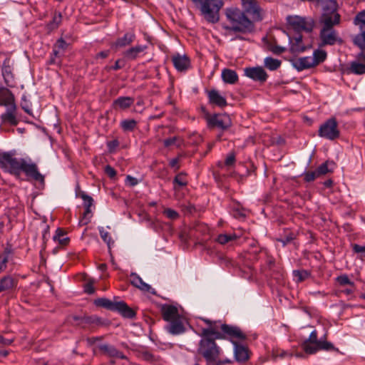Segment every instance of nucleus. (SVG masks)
I'll return each mask as SVG.
<instances>
[{
	"mask_svg": "<svg viewBox=\"0 0 365 365\" xmlns=\"http://www.w3.org/2000/svg\"><path fill=\"white\" fill-rule=\"evenodd\" d=\"M108 151L110 153H113L115 152L117 148L119 146V141L117 139L107 141L106 143Z\"/></svg>",
	"mask_w": 365,
	"mask_h": 365,
	"instance_id": "09e8293b",
	"label": "nucleus"
},
{
	"mask_svg": "<svg viewBox=\"0 0 365 365\" xmlns=\"http://www.w3.org/2000/svg\"><path fill=\"white\" fill-rule=\"evenodd\" d=\"M147 48L146 46L139 45L130 48L124 52V56L128 60H135L140 53Z\"/></svg>",
	"mask_w": 365,
	"mask_h": 365,
	"instance_id": "7c9ffc66",
	"label": "nucleus"
},
{
	"mask_svg": "<svg viewBox=\"0 0 365 365\" xmlns=\"http://www.w3.org/2000/svg\"><path fill=\"white\" fill-rule=\"evenodd\" d=\"M62 21V16L61 13L56 14L51 21H50L48 24V27L49 29H55L58 28Z\"/></svg>",
	"mask_w": 365,
	"mask_h": 365,
	"instance_id": "79ce46f5",
	"label": "nucleus"
},
{
	"mask_svg": "<svg viewBox=\"0 0 365 365\" xmlns=\"http://www.w3.org/2000/svg\"><path fill=\"white\" fill-rule=\"evenodd\" d=\"M235 359L240 363L247 361L250 358L249 349L239 342L233 344Z\"/></svg>",
	"mask_w": 365,
	"mask_h": 365,
	"instance_id": "4be33fe9",
	"label": "nucleus"
},
{
	"mask_svg": "<svg viewBox=\"0 0 365 365\" xmlns=\"http://www.w3.org/2000/svg\"><path fill=\"white\" fill-rule=\"evenodd\" d=\"M105 173L110 178H113L116 175V171L110 165H106Z\"/></svg>",
	"mask_w": 365,
	"mask_h": 365,
	"instance_id": "e2e57ef3",
	"label": "nucleus"
},
{
	"mask_svg": "<svg viewBox=\"0 0 365 365\" xmlns=\"http://www.w3.org/2000/svg\"><path fill=\"white\" fill-rule=\"evenodd\" d=\"M293 276L297 278L298 282H301L311 276L310 272L305 269L294 270Z\"/></svg>",
	"mask_w": 365,
	"mask_h": 365,
	"instance_id": "58836bf2",
	"label": "nucleus"
},
{
	"mask_svg": "<svg viewBox=\"0 0 365 365\" xmlns=\"http://www.w3.org/2000/svg\"><path fill=\"white\" fill-rule=\"evenodd\" d=\"M222 81L229 84H235L238 81V75L234 70L225 68L222 71Z\"/></svg>",
	"mask_w": 365,
	"mask_h": 365,
	"instance_id": "c756f323",
	"label": "nucleus"
},
{
	"mask_svg": "<svg viewBox=\"0 0 365 365\" xmlns=\"http://www.w3.org/2000/svg\"><path fill=\"white\" fill-rule=\"evenodd\" d=\"M163 214L170 220H175L179 217L178 212L171 208L165 209Z\"/></svg>",
	"mask_w": 365,
	"mask_h": 365,
	"instance_id": "3c124183",
	"label": "nucleus"
},
{
	"mask_svg": "<svg viewBox=\"0 0 365 365\" xmlns=\"http://www.w3.org/2000/svg\"><path fill=\"white\" fill-rule=\"evenodd\" d=\"M318 135L329 140L337 139L340 135V131L336 118H330L324 121L319 126Z\"/></svg>",
	"mask_w": 365,
	"mask_h": 365,
	"instance_id": "6e6552de",
	"label": "nucleus"
},
{
	"mask_svg": "<svg viewBox=\"0 0 365 365\" xmlns=\"http://www.w3.org/2000/svg\"><path fill=\"white\" fill-rule=\"evenodd\" d=\"M130 283L133 286L144 292H150L151 286L143 282L142 278L136 273L130 274Z\"/></svg>",
	"mask_w": 365,
	"mask_h": 365,
	"instance_id": "cd10ccee",
	"label": "nucleus"
},
{
	"mask_svg": "<svg viewBox=\"0 0 365 365\" xmlns=\"http://www.w3.org/2000/svg\"><path fill=\"white\" fill-rule=\"evenodd\" d=\"M235 162V153H229L225 159V165L232 166L234 165Z\"/></svg>",
	"mask_w": 365,
	"mask_h": 365,
	"instance_id": "bf43d9fd",
	"label": "nucleus"
},
{
	"mask_svg": "<svg viewBox=\"0 0 365 365\" xmlns=\"http://www.w3.org/2000/svg\"><path fill=\"white\" fill-rule=\"evenodd\" d=\"M81 197L82 198L83 201V206L85 208H91V206L93 205V198L85 193L84 192H82L80 195Z\"/></svg>",
	"mask_w": 365,
	"mask_h": 365,
	"instance_id": "a18cd8bd",
	"label": "nucleus"
},
{
	"mask_svg": "<svg viewBox=\"0 0 365 365\" xmlns=\"http://www.w3.org/2000/svg\"><path fill=\"white\" fill-rule=\"evenodd\" d=\"M336 281L340 285H354V282L349 279V277L346 274H341L337 277Z\"/></svg>",
	"mask_w": 365,
	"mask_h": 365,
	"instance_id": "8fccbe9b",
	"label": "nucleus"
},
{
	"mask_svg": "<svg viewBox=\"0 0 365 365\" xmlns=\"http://www.w3.org/2000/svg\"><path fill=\"white\" fill-rule=\"evenodd\" d=\"M199 319L210 326L215 339H227L232 344L247 339L246 334L237 326L224 324L221 321H212L205 317H199Z\"/></svg>",
	"mask_w": 365,
	"mask_h": 365,
	"instance_id": "7ed1b4c3",
	"label": "nucleus"
},
{
	"mask_svg": "<svg viewBox=\"0 0 365 365\" xmlns=\"http://www.w3.org/2000/svg\"><path fill=\"white\" fill-rule=\"evenodd\" d=\"M327 52L322 49H316L314 51L312 59L314 61V65L316 66L317 65L324 62L327 58Z\"/></svg>",
	"mask_w": 365,
	"mask_h": 365,
	"instance_id": "f704fd0d",
	"label": "nucleus"
},
{
	"mask_svg": "<svg viewBox=\"0 0 365 365\" xmlns=\"http://www.w3.org/2000/svg\"><path fill=\"white\" fill-rule=\"evenodd\" d=\"M329 162L326 161L321 164L317 169L316 172L318 176L326 175L327 173L331 172V170L328 168Z\"/></svg>",
	"mask_w": 365,
	"mask_h": 365,
	"instance_id": "c03bdc74",
	"label": "nucleus"
},
{
	"mask_svg": "<svg viewBox=\"0 0 365 365\" xmlns=\"http://www.w3.org/2000/svg\"><path fill=\"white\" fill-rule=\"evenodd\" d=\"M98 347L108 357L128 360V357L122 351L112 344L104 343L99 344Z\"/></svg>",
	"mask_w": 365,
	"mask_h": 365,
	"instance_id": "4468645a",
	"label": "nucleus"
},
{
	"mask_svg": "<svg viewBox=\"0 0 365 365\" xmlns=\"http://www.w3.org/2000/svg\"><path fill=\"white\" fill-rule=\"evenodd\" d=\"M320 39L324 45H334L336 42L342 43V40L338 36L334 29H322L319 34Z\"/></svg>",
	"mask_w": 365,
	"mask_h": 365,
	"instance_id": "ddd939ff",
	"label": "nucleus"
},
{
	"mask_svg": "<svg viewBox=\"0 0 365 365\" xmlns=\"http://www.w3.org/2000/svg\"><path fill=\"white\" fill-rule=\"evenodd\" d=\"M245 12L248 14L253 21H260L263 17L262 9L257 0H242Z\"/></svg>",
	"mask_w": 365,
	"mask_h": 365,
	"instance_id": "9b49d317",
	"label": "nucleus"
},
{
	"mask_svg": "<svg viewBox=\"0 0 365 365\" xmlns=\"http://www.w3.org/2000/svg\"><path fill=\"white\" fill-rule=\"evenodd\" d=\"M125 185L130 187H134L139 183V180L131 175H127L125 180Z\"/></svg>",
	"mask_w": 365,
	"mask_h": 365,
	"instance_id": "6e6d98bb",
	"label": "nucleus"
},
{
	"mask_svg": "<svg viewBox=\"0 0 365 365\" xmlns=\"http://www.w3.org/2000/svg\"><path fill=\"white\" fill-rule=\"evenodd\" d=\"M16 106L14 101L12 103L8 105L6 112L1 115V123L16 125L19 120L16 118Z\"/></svg>",
	"mask_w": 365,
	"mask_h": 365,
	"instance_id": "dca6fc26",
	"label": "nucleus"
},
{
	"mask_svg": "<svg viewBox=\"0 0 365 365\" xmlns=\"http://www.w3.org/2000/svg\"><path fill=\"white\" fill-rule=\"evenodd\" d=\"M68 46V44L65 40H63V38H59L57 41L54 48H57L56 50H58L59 51L60 50L65 51L67 48Z\"/></svg>",
	"mask_w": 365,
	"mask_h": 365,
	"instance_id": "4d7b16f0",
	"label": "nucleus"
},
{
	"mask_svg": "<svg viewBox=\"0 0 365 365\" xmlns=\"http://www.w3.org/2000/svg\"><path fill=\"white\" fill-rule=\"evenodd\" d=\"M179 158H175L170 160L169 165L172 168H174L175 170H178L179 169L178 165Z\"/></svg>",
	"mask_w": 365,
	"mask_h": 365,
	"instance_id": "338daca9",
	"label": "nucleus"
},
{
	"mask_svg": "<svg viewBox=\"0 0 365 365\" xmlns=\"http://www.w3.org/2000/svg\"><path fill=\"white\" fill-rule=\"evenodd\" d=\"M244 73L250 79L261 83L265 82L268 78L267 72L261 66L245 68Z\"/></svg>",
	"mask_w": 365,
	"mask_h": 365,
	"instance_id": "f8f14e48",
	"label": "nucleus"
},
{
	"mask_svg": "<svg viewBox=\"0 0 365 365\" xmlns=\"http://www.w3.org/2000/svg\"><path fill=\"white\" fill-rule=\"evenodd\" d=\"M120 125L125 132H130L136 128L137 121L134 119H125L120 122Z\"/></svg>",
	"mask_w": 365,
	"mask_h": 365,
	"instance_id": "c9c22d12",
	"label": "nucleus"
},
{
	"mask_svg": "<svg viewBox=\"0 0 365 365\" xmlns=\"http://www.w3.org/2000/svg\"><path fill=\"white\" fill-rule=\"evenodd\" d=\"M232 363V361L230 359L225 358V359H220V356L217 358V361H215L212 364L214 365H224V364H230Z\"/></svg>",
	"mask_w": 365,
	"mask_h": 365,
	"instance_id": "680f3d73",
	"label": "nucleus"
},
{
	"mask_svg": "<svg viewBox=\"0 0 365 365\" xmlns=\"http://www.w3.org/2000/svg\"><path fill=\"white\" fill-rule=\"evenodd\" d=\"M187 181L185 179V175L183 173L178 174L173 179V185L174 189H176V185L180 187H183L187 185Z\"/></svg>",
	"mask_w": 365,
	"mask_h": 365,
	"instance_id": "a19ab883",
	"label": "nucleus"
},
{
	"mask_svg": "<svg viewBox=\"0 0 365 365\" xmlns=\"http://www.w3.org/2000/svg\"><path fill=\"white\" fill-rule=\"evenodd\" d=\"M316 349H317V352L319 350L330 351V350H334V346L333 344H331L329 341H327L325 340L323 341L322 339H319V344L316 346Z\"/></svg>",
	"mask_w": 365,
	"mask_h": 365,
	"instance_id": "ea45409f",
	"label": "nucleus"
},
{
	"mask_svg": "<svg viewBox=\"0 0 365 365\" xmlns=\"http://www.w3.org/2000/svg\"><path fill=\"white\" fill-rule=\"evenodd\" d=\"M232 215L234 216V217L239 219L244 218L245 217V210L238 207L232 209Z\"/></svg>",
	"mask_w": 365,
	"mask_h": 365,
	"instance_id": "13d9d810",
	"label": "nucleus"
},
{
	"mask_svg": "<svg viewBox=\"0 0 365 365\" xmlns=\"http://www.w3.org/2000/svg\"><path fill=\"white\" fill-rule=\"evenodd\" d=\"M195 5L200 6L202 14L210 23L219 21V11L223 6L221 0H191Z\"/></svg>",
	"mask_w": 365,
	"mask_h": 365,
	"instance_id": "39448f33",
	"label": "nucleus"
},
{
	"mask_svg": "<svg viewBox=\"0 0 365 365\" xmlns=\"http://www.w3.org/2000/svg\"><path fill=\"white\" fill-rule=\"evenodd\" d=\"M59 58V51L56 50V48H53V51L51 54V58L49 59V64H58L60 63V61H58Z\"/></svg>",
	"mask_w": 365,
	"mask_h": 365,
	"instance_id": "603ef678",
	"label": "nucleus"
},
{
	"mask_svg": "<svg viewBox=\"0 0 365 365\" xmlns=\"http://www.w3.org/2000/svg\"><path fill=\"white\" fill-rule=\"evenodd\" d=\"M172 62L175 68L180 72L187 71L190 66V61L186 55L175 53L172 56Z\"/></svg>",
	"mask_w": 365,
	"mask_h": 365,
	"instance_id": "a211bd4d",
	"label": "nucleus"
},
{
	"mask_svg": "<svg viewBox=\"0 0 365 365\" xmlns=\"http://www.w3.org/2000/svg\"><path fill=\"white\" fill-rule=\"evenodd\" d=\"M209 127H217L220 129L225 130L230 127L232 123L230 116L227 114H206L205 116Z\"/></svg>",
	"mask_w": 365,
	"mask_h": 365,
	"instance_id": "9d476101",
	"label": "nucleus"
},
{
	"mask_svg": "<svg viewBox=\"0 0 365 365\" xmlns=\"http://www.w3.org/2000/svg\"><path fill=\"white\" fill-rule=\"evenodd\" d=\"M226 16L230 23L225 27L228 32L251 33L254 31L255 24L244 11L237 8H229L226 10Z\"/></svg>",
	"mask_w": 365,
	"mask_h": 365,
	"instance_id": "20e7f679",
	"label": "nucleus"
},
{
	"mask_svg": "<svg viewBox=\"0 0 365 365\" xmlns=\"http://www.w3.org/2000/svg\"><path fill=\"white\" fill-rule=\"evenodd\" d=\"M341 16L336 11H332L330 14H324L322 17V29H333L334 26L340 23Z\"/></svg>",
	"mask_w": 365,
	"mask_h": 365,
	"instance_id": "5701e85b",
	"label": "nucleus"
},
{
	"mask_svg": "<svg viewBox=\"0 0 365 365\" xmlns=\"http://www.w3.org/2000/svg\"><path fill=\"white\" fill-rule=\"evenodd\" d=\"M95 304L108 310L118 312L125 318L133 319L135 316V312L123 301L112 302L107 298H98L95 300Z\"/></svg>",
	"mask_w": 365,
	"mask_h": 365,
	"instance_id": "423d86ee",
	"label": "nucleus"
},
{
	"mask_svg": "<svg viewBox=\"0 0 365 365\" xmlns=\"http://www.w3.org/2000/svg\"><path fill=\"white\" fill-rule=\"evenodd\" d=\"M302 175L304 176V180L307 182H312L314 181L317 178H318V175L316 172V170L314 171H308V172H304Z\"/></svg>",
	"mask_w": 365,
	"mask_h": 365,
	"instance_id": "de8ad7c7",
	"label": "nucleus"
},
{
	"mask_svg": "<svg viewBox=\"0 0 365 365\" xmlns=\"http://www.w3.org/2000/svg\"><path fill=\"white\" fill-rule=\"evenodd\" d=\"M352 249L355 253H365V246L354 244L352 245Z\"/></svg>",
	"mask_w": 365,
	"mask_h": 365,
	"instance_id": "69168bd1",
	"label": "nucleus"
},
{
	"mask_svg": "<svg viewBox=\"0 0 365 365\" xmlns=\"http://www.w3.org/2000/svg\"><path fill=\"white\" fill-rule=\"evenodd\" d=\"M161 312L163 319L168 322L182 317L179 313L178 307L171 304L163 305Z\"/></svg>",
	"mask_w": 365,
	"mask_h": 365,
	"instance_id": "6ab92c4d",
	"label": "nucleus"
},
{
	"mask_svg": "<svg viewBox=\"0 0 365 365\" xmlns=\"http://www.w3.org/2000/svg\"><path fill=\"white\" fill-rule=\"evenodd\" d=\"M92 217V211L91 208H85V211L83 214V218L81 220V222H83V224H88L91 218Z\"/></svg>",
	"mask_w": 365,
	"mask_h": 365,
	"instance_id": "5fc2aeb1",
	"label": "nucleus"
},
{
	"mask_svg": "<svg viewBox=\"0 0 365 365\" xmlns=\"http://www.w3.org/2000/svg\"><path fill=\"white\" fill-rule=\"evenodd\" d=\"M355 21L360 29H365V9L360 11L355 17Z\"/></svg>",
	"mask_w": 365,
	"mask_h": 365,
	"instance_id": "49530a36",
	"label": "nucleus"
},
{
	"mask_svg": "<svg viewBox=\"0 0 365 365\" xmlns=\"http://www.w3.org/2000/svg\"><path fill=\"white\" fill-rule=\"evenodd\" d=\"M134 103V98L130 96H120L113 102V108L115 110H125Z\"/></svg>",
	"mask_w": 365,
	"mask_h": 365,
	"instance_id": "a878e982",
	"label": "nucleus"
},
{
	"mask_svg": "<svg viewBox=\"0 0 365 365\" xmlns=\"http://www.w3.org/2000/svg\"><path fill=\"white\" fill-rule=\"evenodd\" d=\"M294 239L293 233H289L284 237L277 239V241L281 242L283 247H285L287 244L290 243Z\"/></svg>",
	"mask_w": 365,
	"mask_h": 365,
	"instance_id": "864d4df0",
	"label": "nucleus"
},
{
	"mask_svg": "<svg viewBox=\"0 0 365 365\" xmlns=\"http://www.w3.org/2000/svg\"><path fill=\"white\" fill-rule=\"evenodd\" d=\"M239 238H240V236L235 233H232V234L222 233V234H220L217 237L215 240L219 244L224 245L231 241L236 240Z\"/></svg>",
	"mask_w": 365,
	"mask_h": 365,
	"instance_id": "473e14b6",
	"label": "nucleus"
},
{
	"mask_svg": "<svg viewBox=\"0 0 365 365\" xmlns=\"http://www.w3.org/2000/svg\"><path fill=\"white\" fill-rule=\"evenodd\" d=\"M182 144V140L177 136L168 138L163 140V145L165 148H168L171 145H175L177 148H180Z\"/></svg>",
	"mask_w": 365,
	"mask_h": 365,
	"instance_id": "4c0bfd02",
	"label": "nucleus"
},
{
	"mask_svg": "<svg viewBox=\"0 0 365 365\" xmlns=\"http://www.w3.org/2000/svg\"><path fill=\"white\" fill-rule=\"evenodd\" d=\"M348 71L355 75L365 74V63L361 62L357 59L352 61L349 63Z\"/></svg>",
	"mask_w": 365,
	"mask_h": 365,
	"instance_id": "c85d7f7f",
	"label": "nucleus"
},
{
	"mask_svg": "<svg viewBox=\"0 0 365 365\" xmlns=\"http://www.w3.org/2000/svg\"><path fill=\"white\" fill-rule=\"evenodd\" d=\"M282 64V61L279 59L267 56L264 59V66L269 71L277 70Z\"/></svg>",
	"mask_w": 365,
	"mask_h": 365,
	"instance_id": "2f4dec72",
	"label": "nucleus"
},
{
	"mask_svg": "<svg viewBox=\"0 0 365 365\" xmlns=\"http://www.w3.org/2000/svg\"><path fill=\"white\" fill-rule=\"evenodd\" d=\"M207 93L210 103L221 108L227 106V103L225 97L222 96L218 91L212 89L208 91Z\"/></svg>",
	"mask_w": 365,
	"mask_h": 365,
	"instance_id": "b1692460",
	"label": "nucleus"
},
{
	"mask_svg": "<svg viewBox=\"0 0 365 365\" xmlns=\"http://www.w3.org/2000/svg\"><path fill=\"white\" fill-rule=\"evenodd\" d=\"M360 29L361 32L354 36L353 41L356 46L365 50V28Z\"/></svg>",
	"mask_w": 365,
	"mask_h": 365,
	"instance_id": "e433bc0d",
	"label": "nucleus"
},
{
	"mask_svg": "<svg viewBox=\"0 0 365 365\" xmlns=\"http://www.w3.org/2000/svg\"><path fill=\"white\" fill-rule=\"evenodd\" d=\"M14 61L10 57H6L2 63L1 71L4 83L11 88L15 86V77L14 73Z\"/></svg>",
	"mask_w": 365,
	"mask_h": 365,
	"instance_id": "1a4fd4ad",
	"label": "nucleus"
},
{
	"mask_svg": "<svg viewBox=\"0 0 365 365\" xmlns=\"http://www.w3.org/2000/svg\"><path fill=\"white\" fill-rule=\"evenodd\" d=\"M210 326L202 328L199 334L200 339L197 349V354L202 356L208 365L217 360L222 352L220 346L216 343L214 333Z\"/></svg>",
	"mask_w": 365,
	"mask_h": 365,
	"instance_id": "f03ea898",
	"label": "nucleus"
},
{
	"mask_svg": "<svg viewBox=\"0 0 365 365\" xmlns=\"http://www.w3.org/2000/svg\"><path fill=\"white\" fill-rule=\"evenodd\" d=\"M53 240L55 242H58V243L62 246L68 245L70 241L69 237H67L64 232L60 228H58L56 230V233L53 237Z\"/></svg>",
	"mask_w": 365,
	"mask_h": 365,
	"instance_id": "72a5a7b5",
	"label": "nucleus"
},
{
	"mask_svg": "<svg viewBox=\"0 0 365 365\" xmlns=\"http://www.w3.org/2000/svg\"><path fill=\"white\" fill-rule=\"evenodd\" d=\"M292 66L298 71L314 67L311 56L300 57L291 61Z\"/></svg>",
	"mask_w": 365,
	"mask_h": 365,
	"instance_id": "412c9836",
	"label": "nucleus"
},
{
	"mask_svg": "<svg viewBox=\"0 0 365 365\" xmlns=\"http://www.w3.org/2000/svg\"><path fill=\"white\" fill-rule=\"evenodd\" d=\"M286 51V48L281 46H274L271 48V51L274 54H281Z\"/></svg>",
	"mask_w": 365,
	"mask_h": 365,
	"instance_id": "052dcab7",
	"label": "nucleus"
},
{
	"mask_svg": "<svg viewBox=\"0 0 365 365\" xmlns=\"http://www.w3.org/2000/svg\"><path fill=\"white\" fill-rule=\"evenodd\" d=\"M135 38L133 32L125 33L123 37L118 38L112 45L113 48H123L131 44Z\"/></svg>",
	"mask_w": 365,
	"mask_h": 365,
	"instance_id": "bb28decb",
	"label": "nucleus"
},
{
	"mask_svg": "<svg viewBox=\"0 0 365 365\" xmlns=\"http://www.w3.org/2000/svg\"><path fill=\"white\" fill-rule=\"evenodd\" d=\"M288 29L293 30L297 34L311 32L314 26V21L311 17L297 15L287 16L286 18Z\"/></svg>",
	"mask_w": 365,
	"mask_h": 365,
	"instance_id": "0eeeda50",
	"label": "nucleus"
},
{
	"mask_svg": "<svg viewBox=\"0 0 365 365\" xmlns=\"http://www.w3.org/2000/svg\"><path fill=\"white\" fill-rule=\"evenodd\" d=\"M0 168L16 178L21 173L36 181L43 182L44 177L38 171L37 165L30 158L16 157V150L0 153Z\"/></svg>",
	"mask_w": 365,
	"mask_h": 365,
	"instance_id": "f257e3e1",
	"label": "nucleus"
},
{
	"mask_svg": "<svg viewBox=\"0 0 365 365\" xmlns=\"http://www.w3.org/2000/svg\"><path fill=\"white\" fill-rule=\"evenodd\" d=\"M165 329L172 335H180L185 331L183 317H178L168 322Z\"/></svg>",
	"mask_w": 365,
	"mask_h": 365,
	"instance_id": "f3484780",
	"label": "nucleus"
},
{
	"mask_svg": "<svg viewBox=\"0 0 365 365\" xmlns=\"http://www.w3.org/2000/svg\"><path fill=\"white\" fill-rule=\"evenodd\" d=\"M13 250L11 246H7L2 254L0 255L2 257H6V259L9 260V257L12 255Z\"/></svg>",
	"mask_w": 365,
	"mask_h": 365,
	"instance_id": "0e129e2a",
	"label": "nucleus"
},
{
	"mask_svg": "<svg viewBox=\"0 0 365 365\" xmlns=\"http://www.w3.org/2000/svg\"><path fill=\"white\" fill-rule=\"evenodd\" d=\"M319 339H318L317 330H313L308 339H305L302 344V347L303 350L309 354H314L317 353L316 346L319 344Z\"/></svg>",
	"mask_w": 365,
	"mask_h": 365,
	"instance_id": "2eb2a0df",
	"label": "nucleus"
},
{
	"mask_svg": "<svg viewBox=\"0 0 365 365\" xmlns=\"http://www.w3.org/2000/svg\"><path fill=\"white\" fill-rule=\"evenodd\" d=\"M99 233H100V235H101V237L102 238V240L107 243V245L108 246H110V243L113 242L112 241V239H111V237L109 234V232H108L106 230H105V229L101 227H99Z\"/></svg>",
	"mask_w": 365,
	"mask_h": 365,
	"instance_id": "37998d69",
	"label": "nucleus"
},
{
	"mask_svg": "<svg viewBox=\"0 0 365 365\" xmlns=\"http://www.w3.org/2000/svg\"><path fill=\"white\" fill-rule=\"evenodd\" d=\"M18 284V280L11 275H6L0 279V292H10L14 289Z\"/></svg>",
	"mask_w": 365,
	"mask_h": 365,
	"instance_id": "393cba45",
	"label": "nucleus"
},
{
	"mask_svg": "<svg viewBox=\"0 0 365 365\" xmlns=\"http://www.w3.org/2000/svg\"><path fill=\"white\" fill-rule=\"evenodd\" d=\"M84 292L88 294H91L94 293L95 289L91 284L87 283L84 286Z\"/></svg>",
	"mask_w": 365,
	"mask_h": 365,
	"instance_id": "774afa93",
	"label": "nucleus"
},
{
	"mask_svg": "<svg viewBox=\"0 0 365 365\" xmlns=\"http://www.w3.org/2000/svg\"><path fill=\"white\" fill-rule=\"evenodd\" d=\"M288 40L290 45L289 50L291 53H302L306 51L307 46L303 44L302 36L297 34L294 37L288 36Z\"/></svg>",
	"mask_w": 365,
	"mask_h": 365,
	"instance_id": "aec40b11",
	"label": "nucleus"
}]
</instances>
